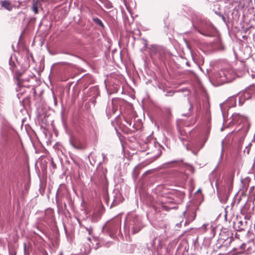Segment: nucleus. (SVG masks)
I'll list each match as a JSON object with an SVG mask.
<instances>
[{
	"label": "nucleus",
	"mask_w": 255,
	"mask_h": 255,
	"mask_svg": "<svg viewBox=\"0 0 255 255\" xmlns=\"http://www.w3.org/2000/svg\"><path fill=\"white\" fill-rule=\"evenodd\" d=\"M232 121L230 123L236 124L242 123L243 126L240 128L239 130L244 134H246L250 127V124L247 116H243L238 113H234L231 117Z\"/></svg>",
	"instance_id": "1"
},
{
	"label": "nucleus",
	"mask_w": 255,
	"mask_h": 255,
	"mask_svg": "<svg viewBox=\"0 0 255 255\" xmlns=\"http://www.w3.org/2000/svg\"><path fill=\"white\" fill-rule=\"evenodd\" d=\"M127 221L129 222V226L132 228L133 234L139 232L142 227L141 217L134 213L128 215Z\"/></svg>",
	"instance_id": "2"
},
{
	"label": "nucleus",
	"mask_w": 255,
	"mask_h": 255,
	"mask_svg": "<svg viewBox=\"0 0 255 255\" xmlns=\"http://www.w3.org/2000/svg\"><path fill=\"white\" fill-rule=\"evenodd\" d=\"M150 54L152 58H158L162 60L164 56L165 50L161 46L153 45L150 48Z\"/></svg>",
	"instance_id": "3"
},
{
	"label": "nucleus",
	"mask_w": 255,
	"mask_h": 255,
	"mask_svg": "<svg viewBox=\"0 0 255 255\" xmlns=\"http://www.w3.org/2000/svg\"><path fill=\"white\" fill-rule=\"evenodd\" d=\"M206 140L204 141H195L190 146H186L187 150H190L193 154H196L203 147Z\"/></svg>",
	"instance_id": "4"
},
{
	"label": "nucleus",
	"mask_w": 255,
	"mask_h": 255,
	"mask_svg": "<svg viewBox=\"0 0 255 255\" xmlns=\"http://www.w3.org/2000/svg\"><path fill=\"white\" fill-rule=\"evenodd\" d=\"M221 74L225 75L224 81H225V83L230 82L235 78V73L231 69H223Z\"/></svg>",
	"instance_id": "5"
},
{
	"label": "nucleus",
	"mask_w": 255,
	"mask_h": 255,
	"mask_svg": "<svg viewBox=\"0 0 255 255\" xmlns=\"http://www.w3.org/2000/svg\"><path fill=\"white\" fill-rule=\"evenodd\" d=\"M241 93L243 95V98L247 100L251 99L253 96L255 95V85H252L246 88Z\"/></svg>",
	"instance_id": "6"
},
{
	"label": "nucleus",
	"mask_w": 255,
	"mask_h": 255,
	"mask_svg": "<svg viewBox=\"0 0 255 255\" xmlns=\"http://www.w3.org/2000/svg\"><path fill=\"white\" fill-rule=\"evenodd\" d=\"M70 143L75 149H79L82 148L80 139L74 135L70 136Z\"/></svg>",
	"instance_id": "7"
},
{
	"label": "nucleus",
	"mask_w": 255,
	"mask_h": 255,
	"mask_svg": "<svg viewBox=\"0 0 255 255\" xmlns=\"http://www.w3.org/2000/svg\"><path fill=\"white\" fill-rule=\"evenodd\" d=\"M161 151L158 147H155L154 149L151 152L147 153V155H151L150 157V161L148 163H150L156 160L161 155Z\"/></svg>",
	"instance_id": "8"
},
{
	"label": "nucleus",
	"mask_w": 255,
	"mask_h": 255,
	"mask_svg": "<svg viewBox=\"0 0 255 255\" xmlns=\"http://www.w3.org/2000/svg\"><path fill=\"white\" fill-rule=\"evenodd\" d=\"M192 21L193 26L196 28H201L202 26L200 25V23L202 22V20L199 17V15L197 14H194L192 16Z\"/></svg>",
	"instance_id": "9"
},
{
	"label": "nucleus",
	"mask_w": 255,
	"mask_h": 255,
	"mask_svg": "<svg viewBox=\"0 0 255 255\" xmlns=\"http://www.w3.org/2000/svg\"><path fill=\"white\" fill-rule=\"evenodd\" d=\"M1 5L3 8L9 11L11 10L13 7L11 3L9 1L6 0L2 1Z\"/></svg>",
	"instance_id": "10"
},
{
	"label": "nucleus",
	"mask_w": 255,
	"mask_h": 255,
	"mask_svg": "<svg viewBox=\"0 0 255 255\" xmlns=\"http://www.w3.org/2000/svg\"><path fill=\"white\" fill-rule=\"evenodd\" d=\"M222 72V70L217 72L215 74V77L220 82L225 83V81H224L225 75H224L223 74H221Z\"/></svg>",
	"instance_id": "11"
},
{
	"label": "nucleus",
	"mask_w": 255,
	"mask_h": 255,
	"mask_svg": "<svg viewBox=\"0 0 255 255\" xmlns=\"http://www.w3.org/2000/svg\"><path fill=\"white\" fill-rule=\"evenodd\" d=\"M93 20L95 22V23L101 26V27L102 28H104V25L103 24V23L102 22V21L99 19L98 18V17H94L93 18Z\"/></svg>",
	"instance_id": "12"
},
{
	"label": "nucleus",
	"mask_w": 255,
	"mask_h": 255,
	"mask_svg": "<svg viewBox=\"0 0 255 255\" xmlns=\"http://www.w3.org/2000/svg\"><path fill=\"white\" fill-rule=\"evenodd\" d=\"M141 168V165H138L134 167L133 171V175L134 177H137L139 174L138 172V169Z\"/></svg>",
	"instance_id": "13"
},
{
	"label": "nucleus",
	"mask_w": 255,
	"mask_h": 255,
	"mask_svg": "<svg viewBox=\"0 0 255 255\" xmlns=\"http://www.w3.org/2000/svg\"><path fill=\"white\" fill-rule=\"evenodd\" d=\"M246 100H247L243 98V95L240 93L239 94V105L242 106L244 103V102Z\"/></svg>",
	"instance_id": "14"
},
{
	"label": "nucleus",
	"mask_w": 255,
	"mask_h": 255,
	"mask_svg": "<svg viewBox=\"0 0 255 255\" xmlns=\"http://www.w3.org/2000/svg\"><path fill=\"white\" fill-rule=\"evenodd\" d=\"M179 162H182V160H173L169 162L166 163L165 164L166 167H172L174 164L178 163Z\"/></svg>",
	"instance_id": "15"
},
{
	"label": "nucleus",
	"mask_w": 255,
	"mask_h": 255,
	"mask_svg": "<svg viewBox=\"0 0 255 255\" xmlns=\"http://www.w3.org/2000/svg\"><path fill=\"white\" fill-rule=\"evenodd\" d=\"M32 9L33 11H34L35 14H37L38 12V8L37 6V5L36 4H33L32 6Z\"/></svg>",
	"instance_id": "16"
},
{
	"label": "nucleus",
	"mask_w": 255,
	"mask_h": 255,
	"mask_svg": "<svg viewBox=\"0 0 255 255\" xmlns=\"http://www.w3.org/2000/svg\"><path fill=\"white\" fill-rule=\"evenodd\" d=\"M209 224H204L201 228V230H202L203 231H204V232L206 231L207 230V226H208Z\"/></svg>",
	"instance_id": "17"
},
{
	"label": "nucleus",
	"mask_w": 255,
	"mask_h": 255,
	"mask_svg": "<svg viewBox=\"0 0 255 255\" xmlns=\"http://www.w3.org/2000/svg\"><path fill=\"white\" fill-rule=\"evenodd\" d=\"M228 102H226L224 104H220V108H221V109L222 112H223V107L225 106L228 105Z\"/></svg>",
	"instance_id": "18"
},
{
	"label": "nucleus",
	"mask_w": 255,
	"mask_h": 255,
	"mask_svg": "<svg viewBox=\"0 0 255 255\" xmlns=\"http://www.w3.org/2000/svg\"><path fill=\"white\" fill-rule=\"evenodd\" d=\"M179 194L180 196V199H179V201H177V202H178V203H179L182 201V200L184 197V195L181 193H179Z\"/></svg>",
	"instance_id": "19"
},
{
	"label": "nucleus",
	"mask_w": 255,
	"mask_h": 255,
	"mask_svg": "<svg viewBox=\"0 0 255 255\" xmlns=\"http://www.w3.org/2000/svg\"><path fill=\"white\" fill-rule=\"evenodd\" d=\"M86 229L87 231H88L89 234V235H91V233H92V231H93L92 229V228H86Z\"/></svg>",
	"instance_id": "20"
},
{
	"label": "nucleus",
	"mask_w": 255,
	"mask_h": 255,
	"mask_svg": "<svg viewBox=\"0 0 255 255\" xmlns=\"http://www.w3.org/2000/svg\"><path fill=\"white\" fill-rule=\"evenodd\" d=\"M115 112V109H113L112 112L110 111V110H109V109L107 110V113L109 114H111L112 113H114Z\"/></svg>",
	"instance_id": "21"
},
{
	"label": "nucleus",
	"mask_w": 255,
	"mask_h": 255,
	"mask_svg": "<svg viewBox=\"0 0 255 255\" xmlns=\"http://www.w3.org/2000/svg\"><path fill=\"white\" fill-rule=\"evenodd\" d=\"M216 188H217V190H219V185H218V183L217 182V181L216 182Z\"/></svg>",
	"instance_id": "22"
},
{
	"label": "nucleus",
	"mask_w": 255,
	"mask_h": 255,
	"mask_svg": "<svg viewBox=\"0 0 255 255\" xmlns=\"http://www.w3.org/2000/svg\"><path fill=\"white\" fill-rule=\"evenodd\" d=\"M223 150L222 151V152H221V155H220V160H221L223 158Z\"/></svg>",
	"instance_id": "23"
},
{
	"label": "nucleus",
	"mask_w": 255,
	"mask_h": 255,
	"mask_svg": "<svg viewBox=\"0 0 255 255\" xmlns=\"http://www.w3.org/2000/svg\"><path fill=\"white\" fill-rule=\"evenodd\" d=\"M113 204L114 205H115L116 204H117V201L116 200H114V202H113Z\"/></svg>",
	"instance_id": "24"
},
{
	"label": "nucleus",
	"mask_w": 255,
	"mask_h": 255,
	"mask_svg": "<svg viewBox=\"0 0 255 255\" xmlns=\"http://www.w3.org/2000/svg\"><path fill=\"white\" fill-rule=\"evenodd\" d=\"M231 102H235V99L234 98H232L230 99Z\"/></svg>",
	"instance_id": "25"
},
{
	"label": "nucleus",
	"mask_w": 255,
	"mask_h": 255,
	"mask_svg": "<svg viewBox=\"0 0 255 255\" xmlns=\"http://www.w3.org/2000/svg\"><path fill=\"white\" fill-rule=\"evenodd\" d=\"M87 240H88L89 242H91V238H90V237L87 238Z\"/></svg>",
	"instance_id": "26"
},
{
	"label": "nucleus",
	"mask_w": 255,
	"mask_h": 255,
	"mask_svg": "<svg viewBox=\"0 0 255 255\" xmlns=\"http://www.w3.org/2000/svg\"><path fill=\"white\" fill-rule=\"evenodd\" d=\"M102 156H103V158H104V159H105V155L104 154H103H103H102Z\"/></svg>",
	"instance_id": "27"
},
{
	"label": "nucleus",
	"mask_w": 255,
	"mask_h": 255,
	"mask_svg": "<svg viewBox=\"0 0 255 255\" xmlns=\"http://www.w3.org/2000/svg\"><path fill=\"white\" fill-rule=\"evenodd\" d=\"M195 215L194 214V217H193V219H192L191 220V221L195 219Z\"/></svg>",
	"instance_id": "28"
},
{
	"label": "nucleus",
	"mask_w": 255,
	"mask_h": 255,
	"mask_svg": "<svg viewBox=\"0 0 255 255\" xmlns=\"http://www.w3.org/2000/svg\"><path fill=\"white\" fill-rule=\"evenodd\" d=\"M210 227L211 228V230H213L214 229H213V226L212 225L210 226Z\"/></svg>",
	"instance_id": "29"
},
{
	"label": "nucleus",
	"mask_w": 255,
	"mask_h": 255,
	"mask_svg": "<svg viewBox=\"0 0 255 255\" xmlns=\"http://www.w3.org/2000/svg\"><path fill=\"white\" fill-rule=\"evenodd\" d=\"M222 18H223V20H224V21H225V17H224V16H223V17H222Z\"/></svg>",
	"instance_id": "30"
},
{
	"label": "nucleus",
	"mask_w": 255,
	"mask_h": 255,
	"mask_svg": "<svg viewBox=\"0 0 255 255\" xmlns=\"http://www.w3.org/2000/svg\"><path fill=\"white\" fill-rule=\"evenodd\" d=\"M231 188V186H229V190H230Z\"/></svg>",
	"instance_id": "31"
},
{
	"label": "nucleus",
	"mask_w": 255,
	"mask_h": 255,
	"mask_svg": "<svg viewBox=\"0 0 255 255\" xmlns=\"http://www.w3.org/2000/svg\"><path fill=\"white\" fill-rule=\"evenodd\" d=\"M87 251H89V249H88V250H85V252H87Z\"/></svg>",
	"instance_id": "32"
},
{
	"label": "nucleus",
	"mask_w": 255,
	"mask_h": 255,
	"mask_svg": "<svg viewBox=\"0 0 255 255\" xmlns=\"http://www.w3.org/2000/svg\"><path fill=\"white\" fill-rule=\"evenodd\" d=\"M127 123H128V124H129V125H130V123H128V122H127Z\"/></svg>",
	"instance_id": "33"
},
{
	"label": "nucleus",
	"mask_w": 255,
	"mask_h": 255,
	"mask_svg": "<svg viewBox=\"0 0 255 255\" xmlns=\"http://www.w3.org/2000/svg\"><path fill=\"white\" fill-rule=\"evenodd\" d=\"M200 189H199L197 192H200Z\"/></svg>",
	"instance_id": "34"
},
{
	"label": "nucleus",
	"mask_w": 255,
	"mask_h": 255,
	"mask_svg": "<svg viewBox=\"0 0 255 255\" xmlns=\"http://www.w3.org/2000/svg\"><path fill=\"white\" fill-rule=\"evenodd\" d=\"M240 224H241L242 223V222H240Z\"/></svg>",
	"instance_id": "35"
},
{
	"label": "nucleus",
	"mask_w": 255,
	"mask_h": 255,
	"mask_svg": "<svg viewBox=\"0 0 255 255\" xmlns=\"http://www.w3.org/2000/svg\"><path fill=\"white\" fill-rule=\"evenodd\" d=\"M240 224H241L242 223V222H240Z\"/></svg>",
	"instance_id": "36"
}]
</instances>
